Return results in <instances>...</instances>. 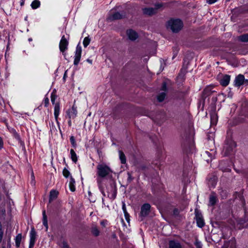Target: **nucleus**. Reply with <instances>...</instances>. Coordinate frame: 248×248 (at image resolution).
Wrapping results in <instances>:
<instances>
[{"instance_id": "obj_1", "label": "nucleus", "mask_w": 248, "mask_h": 248, "mask_svg": "<svg viewBox=\"0 0 248 248\" xmlns=\"http://www.w3.org/2000/svg\"><path fill=\"white\" fill-rule=\"evenodd\" d=\"M166 26L168 30L173 32H178L182 29L183 23L179 19L172 18L167 22Z\"/></svg>"}, {"instance_id": "obj_2", "label": "nucleus", "mask_w": 248, "mask_h": 248, "mask_svg": "<svg viewBox=\"0 0 248 248\" xmlns=\"http://www.w3.org/2000/svg\"><path fill=\"white\" fill-rule=\"evenodd\" d=\"M97 173L101 177H104L108 175L111 171L110 168L107 166L103 164L98 165L97 167Z\"/></svg>"}, {"instance_id": "obj_3", "label": "nucleus", "mask_w": 248, "mask_h": 248, "mask_svg": "<svg viewBox=\"0 0 248 248\" xmlns=\"http://www.w3.org/2000/svg\"><path fill=\"white\" fill-rule=\"evenodd\" d=\"M235 146V143L232 141H230L229 143L227 144L224 148V154L228 155L233 149Z\"/></svg>"}, {"instance_id": "obj_4", "label": "nucleus", "mask_w": 248, "mask_h": 248, "mask_svg": "<svg viewBox=\"0 0 248 248\" xmlns=\"http://www.w3.org/2000/svg\"><path fill=\"white\" fill-rule=\"evenodd\" d=\"M68 42L64 37L63 36L60 41L59 44V47L61 51L63 52L67 48Z\"/></svg>"}, {"instance_id": "obj_5", "label": "nucleus", "mask_w": 248, "mask_h": 248, "mask_svg": "<svg viewBox=\"0 0 248 248\" xmlns=\"http://www.w3.org/2000/svg\"><path fill=\"white\" fill-rule=\"evenodd\" d=\"M151 206L148 203L143 204L141 208L140 215L143 217L147 216L150 212Z\"/></svg>"}, {"instance_id": "obj_6", "label": "nucleus", "mask_w": 248, "mask_h": 248, "mask_svg": "<svg viewBox=\"0 0 248 248\" xmlns=\"http://www.w3.org/2000/svg\"><path fill=\"white\" fill-rule=\"evenodd\" d=\"M126 35L128 38L132 41L135 40L139 36L137 32L132 29H128L126 31Z\"/></svg>"}, {"instance_id": "obj_7", "label": "nucleus", "mask_w": 248, "mask_h": 248, "mask_svg": "<svg viewBox=\"0 0 248 248\" xmlns=\"http://www.w3.org/2000/svg\"><path fill=\"white\" fill-rule=\"evenodd\" d=\"M81 51V47L80 46H78L76 48V51L75 56L74 64L75 65H77L80 61Z\"/></svg>"}, {"instance_id": "obj_8", "label": "nucleus", "mask_w": 248, "mask_h": 248, "mask_svg": "<svg viewBox=\"0 0 248 248\" xmlns=\"http://www.w3.org/2000/svg\"><path fill=\"white\" fill-rule=\"evenodd\" d=\"M166 85L165 83H163L162 87V91L159 93L157 96V100L159 102H161L165 99L166 93Z\"/></svg>"}, {"instance_id": "obj_9", "label": "nucleus", "mask_w": 248, "mask_h": 248, "mask_svg": "<svg viewBox=\"0 0 248 248\" xmlns=\"http://www.w3.org/2000/svg\"><path fill=\"white\" fill-rule=\"evenodd\" d=\"M247 82H248V81L245 80V78L244 76L239 75L235 78V85L236 86L239 87Z\"/></svg>"}, {"instance_id": "obj_10", "label": "nucleus", "mask_w": 248, "mask_h": 248, "mask_svg": "<svg viewBox=\"0 0 248 248\" xmlns=\"http://www.w3.org/2000/svg\"><path fill=\"white\" fill-rule=\"evenodd\" d=\"M36 239V232L33 228H32L30 233V242L29 245V248H32L34 245Z\"/></svg>"}, {"instance_id": "obj_11", "label": "nucleus", "mask_w": 248, "mask_h": 248, "mask_svg": "<svg viewBox=\"0 0 248 248\" xmlns=\"http://www.w3.org/2000/svg\"><path fill=\"white\" fill-rule=\"evenodd\" d=\"M144 14L147 16H152L156 13V9L153 8H144L142 9Z\"/></svg>"}, {"instance_id": "obj_12", "label": "nucleus", "mask_w": 248, "mask_h": 248, "mask_svg": "<svg viewBox=\"0 0 248 248\" xmlns=\"http://www.w3.org/2000/svg\"><path fill=\"white\" fill-rule=\"evenodd\" d=\"M230 80V77L228 75H225L220 80V83L223 86H226L229 84Z\"/></svg>"}, {"instance_id": "obj_13", "label": "nucleus", "mask_w": 248, "mask_h": 248, "mask_svg": "<svg viewBox=\"0 0 248 248\" xmlns=\"http://www.w3.org/2000/svg\"><path fill=\"white\" fill-rule=\"evenodd\" d=\"M196 219L198 226L202 227L204 224L202 216L200 214H197L196 215Z\"/></svg>"}, {"instance_id": "obj_14", "label": "nucleus", "mask_w": 248, "mask_h": 248, "mask_svg": "<svg viewBox=\"0 0 248 248\" xmlns=\"http://www.w3.org/2000/svg\"><path fill=\"white\" fill-rule=\"evenodd\" d=\"M169 248H182V246L178 242L171 240L169 242Z\"/></svg>"}, {"instance_id": "obj_15", "label": "nucleus", "mask_w": 248, "mask_h": 248, "mask_svg": "<svg viewBox=\"0 0 248 248\" xmlns=\"http://www.w3.org/2000/svg\"><path fill=\"white\" fill-rule=\"evenodd\" d=\"M60 112V105L59 103H57L54 107V115L56 120H57Z\"/></svg>"}, {"instance_id": "obj_16", "label": "nucleus", "mask_w": 248, "mask_h": 248, "mask_svg": "<svg viewBox=\"0 0 248 248\" xmlns=\"http://www.w3.org/2000/svg\"><path fill=\"white\" fill-rule=\"evenodd\" d=\"M58 195V192L56 190H52L50 193L49 202L55 199Z\"/></svg>"}, {"instance_id": "obj_17", "label": "nucleus", "mask_w": 248, "mask_h": 248, "mask_svg": "<svg viewBox=\"0 0 248 248\" xmlns=\"http://www.w3.org/2000/svg\"><path fill=\"white\" fill-rule=\"evenodd\" d=\"M123 210L125 218L126 220V221L129 223L130 221V216L126 211L125 204L124 203H123Z\"/></svg>"}, {"instance_id": "obj_18", "label": "nucleus", "mask_w": 248, "mask_h": 248, "mask_svg": "<svg viewBox=\"0 0 248 248\" xmlns=\"http://www.w3.org/2000/svg\"><path fill=\"white\" fill-rule=\"evenodd\" d=\"M75 181L74 179L73 178L71 177L70 180L69 182V186L70 189L73 192L75 191Z\"/></svg>"}, {"instance_id": "obj_19", "label": "nucleus", "mask_w": 248, "mask_h": 248, "mask_svg": "<svg viewBox=\"0 0 248 248\" xmlns=\"http://www.w3.org/2000/svg\"><path fill=\"white\" fill-rule=\"evenodd\" d=\"M119 154L121 163L123 164H125L126 162V158L124 153L122 151H119Z\"/></svg>"}, {"instance_id": "obj_20", "label": "nucleus", "mask_w": 248, "mask_h": 248, "mask_svg": "<svg viewBox=\"0 0 248 248\" xmlns=\"http://www.w3.org/2000/svg\"><path fill=\"white\" fill-rule=\"evenodd\" d=\"M122 16V15L120 13L116 12L112 14V16H110V18L111 20L118 19L121 18Z\"/></svg>"}, {"instance_id": "obj_21", "label": "nucleus", "mask_w": 248, "mask_h": 248, "mask_svg": "<svg viewBox=\"0 0 248 248\" xmlns=\"http://www.w3.org/2000/svg\"><path fill=\"white\" fill-rule=\"evenodd\" d=\"M22 240V234H18L16 238V245L17 247H19Z\"/></svg>"}, {"instance_id": "obj_22", "label": "nucleus", "mask_w": 248, "mask_h": 248, "mask_svg": "<svg viewBox=\"0 0 248 248\" xmlns=\"http://www.w3.org/2000/svg\"><path fill=\"white\" fill-rule=\"evenodd\" d=\"M40 5V2L38 0H33L31 4L32 9H35L38 8Z\"/></svg>"}, {"instance_id": "obj_23", "label": "nucleus", "mask_w": 248, "mask_h": 248, "mask_svg": "<svg viewBox=\"0 0 248 248\" xmlns=\"http://www.w3.org/2000/svg\"><path fill=\"white\" fill-rule=\"evenodd\" d=\"M70 154L72 161H74L75 163H76L78 160V158L77 156V155L73 149H71Z\"/></svg>"}, {"instance_id": "obj_24", "label": "nucleus", "mask_w": 248, "mask_h": 248, "mask_svg": "<svg viewBox=\"0 0 248 248\" xmlns=\"http://www.w3.org/2000/svg\"><path fill=\"white\" fill-rule=\"evenodd\" d=\"M217 121V117L216 114H213L211 117V124L212 125L216 124Z\"/></svg>"}, {"instance_id": "obj_25", "label": "nucleus", "mask_w": 248, "mask_h": 248, "mask_svg": "<svg viewBox=\"0 0 248 248\" xmlns=\"http://www.w3.org/2000/svg\"><path fill=\"white\" fill-rule=\"evenodd\" d=\"M217 201L216 197L214 195H212L210 196V200H209V204L211 205H214Z\"/></svg>"}, {"instance_id": "obj_26", "label": "nucleus", "mask_w": 248, "mask_h": 248, "mask_svg": "<svg viewBox=\"0 0 248 248\" xmlns=\"http://www.w3.org/2000/svg\"><path fill=\"white\" fill-rule=\"evenodd\" d=\"M43 224L46 226V229L47 230L48 228V225H47V217L45 211H43Z\"/></svg>"}, {"instance_id": "obj_27", "label": "nucleus", "mask_w": 248, "mask_h": 248, "mask_svg": "<svg viewBox=\"0 0 248 248\" xmlns=\"http://www.w3.org/2000/svg\"><path fill=\"white\" fill-rule=\"evenodd\" d=\"M90 42V39L88 37H86L84 39L83 44L84 47H87Z\"/></svg>"}, {"instance_id": "obj_28", "label": "nucleus", "mask_w": 248, "mask_h": 248, "mask_svg": "<svg viewBox=\"0 0 248 248\" xmlns=\"http://www.w3.org/2000/svg\"><path fill=\"white\" fill-rule=\"evenodd\" d=\"M92 232L94 236H98L99 234V231L96 227H93L92 230Z\"/></svg>"}, {"instance_id": "obj_29", "label": "nucleus", "mask_w": 248, "mask_h": 248, "mask_svg": "<svg viewBox=\"0 0 248 248\" xmlns=\"http://www.w3.org/2000/svg\"><path fill=\"white\" fill-rule=\"evenodd\" d=\"M240 39L244 42H248V34L242 35Z\"/></svg>"}, {"instance_id": "obj_30", "label": "nucleus", "mask_w": 248, "mask_h": 248, "mask_svg": "<svg viewBox=\"0 0 248 248\" xmlns=\"http://www.w3.org/2000/svg\"><path fill=\"white\" fill-rule=\"evenodd\" d=\"M35 176L34 175L33 172L32 170L31 175V184L32 185L34 186L35 185Z\"/></svg>"}, {"instance_id": "obj_31", "label": "nucleus", "mask_w": 248, "mask_h": 248, "mask_svg": "<svg viewBox=\"0 0 248 248\" xmlns=\"http://www.w3.org/2000/svg\"><path fill=\"white\" fill-rule=\"evenodd\" d=\"M61 247L62 248H69V246L66 242L63 241L61 245Z\"/></svg>"}, {"instance_id": "obj_32", "label": "nucleus", "mask_w": 248, "mask_h": 248, "mask_svg": "<svg viewBox=\"0 0 248 248\" xmlns=\"http://www.w3.org/2000/svg\"><path fill=\"white\" fill-rule=\"evenodd\" d=\"M56 98V96L54 92H53L51 95V101L53 104L54 103L55 99Z\"/></svg>"}, {"instance_id": "obj_33", "label": "nucleus", "mask_w": 248, "mask_h": 248, "mask_svg": "<svg viewBox=\"0 0 248 248\" xmlns=\"http://www.w3.org/2000/svg\"><path fill=\"white\" fill-rule=\"evenodd\" d=\"M70 141H71L72 144L73 145V147H75L76 146V143L74 137L73 136H71L70 137Z\"/></svg>"}, {"instance_id": "obj_34", "label": "nucleus", "mask_w": 248, "mask_h": 248, "mask_svg": "<svg viewBox=\"0 0 248 248\" xmlns=\"http://www.w3.org/2000/svg\"><path fill=\"white\" fill-rule=\"evenodd\" d=\"M69 171L66 170V169H64L63 170V175L66 177H67L69 175Z\"/></svg>"}, {"instance_id": "obj_35", "label": "nucleus", "mask_w": 248, "mask_h": 248, "mask_svg": "<svg viewBox=\"0 0 248 248\" xmlns=\"http://www.w3.org/2000/svg\"><path fill=\"white\" fill-rule=\"evenodd\" d=\"M48 103H49V99L47 97H46L44 100V103L45 104V106H46L47 105V104H48Z\"/></svg>"}, {"instance_id": "obj_36", "label": "nucleus", "mask_w": 248, "mask_h": 248, "mask_svg": "<svg viewBox=\"0 0 248 248\" xmlns=\"http://www.w3.org/2000/svg\"><path fill=\"white\" fill-rule=\"evenodd\" d=\"M217 0H208L207 2L209 4H213L215 3Z\"/></svg>"}, {"instance_id": "obj_37", "label": "nucleus", "mask_w": 248, "mask_h": 248, "mask_svg": "<svg viewBox=\"0 0 248 248\" xmlns=\"http://www.w3.org/2000/svg\"><path fill=\"white\" fill-rule=\"evenodd\" d=\"M3 140L1 138H0V149L3 147Z\"/></svg>"}, {"instance_id": "obj_38", "label": "nucleus", "mask_w": 248, "mask_h": 248, "mask_svg": "<svg viewBox=\"0 0 248 248\" xmlns=\"http://www.w3.org/2000/svg\"><path fill=\"white\" fill-rule=\"evenodd\" d=\"M173 214L175 215H177L178 214V210L176 209H174L173 211Z\"/></svg>"}, {"instance_id": "obj_39", "label": "nucleus", "mask_w": 248, "mask_h": 248, "mask_svg": "<svg viewBox=\"0 0 248 248\" xmlns=\"http://www.w3.org/2000/svg\"><path fill=\"white\" fill-rule=\"evenodd\" d=\"M196 246H197V247L198 248H201V245L200 243L197 242L196 244Z\"/></svg>"}, {"instance_id": "obj_40", "label": "nucleus", "mask_w": 248, "mask_h": 248, "mask_svg": "<svg viewBox=\"0 0 248 248\" xmlns=\"http://www.w3.org/2000/svg\"><path fill=\"white\" fill-rule=\"evenodd\" d=\"M101 224L103 225H105V222L104 221H102L101 222Z\"/></svg>"}]
</instances>
